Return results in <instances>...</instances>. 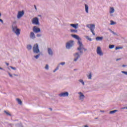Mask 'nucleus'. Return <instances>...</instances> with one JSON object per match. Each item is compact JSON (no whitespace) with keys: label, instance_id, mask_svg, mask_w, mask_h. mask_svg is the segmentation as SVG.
I'll list each match as a JSON object with an SVG mask.
<instances>
[{"label":"nucleus","instance_id":"1","mask_svg":"<svg viewBox=\"0 0 127 127\" xmlns=\"http://www.w3.org/2000/svg\"><path fill=\"white\" fill-rule=\"evenodd\" d=\"M33 52L35 53V54H38L36 56H34V58L35 59H38L41 55V53H40V50H39V47L38 46V44L36 43L34 45L33 47Z\"/></svg>","mask_w":127,"mask_h":127},{"label":"nucleus","instance_id":"2","mask_svg":"<svg viewBox=\"0 0 127 127\" xmlns=\"http://www.w3.org/2000/svg\"><path fill=\"white\" fill-rule=\"evenodd\" d=\"M12 31L15 33L17 36L20 34V29L17 28V26H16V22H14L12 25Z\"/></svg>","mask_w":127,"mask_h":127},{"label":"nucleus","instance_id":"3","mask_svg":"<svg viewBox=\"0 0 127 127\" xmlns=\"http://www.w3.org/2000/svg\"><path fill=\"white\" fill-rule=\"evenodd\" d=\"M77 50L80 52V54H83V50H84V51H87V49L84 47V45H83L82 42H79V46L77 48Z\"/></svg>","mask_w":127,"mask_h":127},{"label":"nucleus","instance_id":"4","mask_svg":"<svg viewBox=\"0 0 127 127\" xmlns=\"http://www.w3.org/2000/svg\"><path fill=\"white\" fill-rule=\"evenodd\" d=\"M96 25L94 24H88L86 25V27H88L90 29V31H91L93 35H95V32H94V29H95Z\"/></svg>","mask_w":127,"mask_h":127},{"label":"nucleus","instance_id":"5","mask_svg":"<svg viewBox=\"0 0 127 127\" xmlns=\"http://www.w3.org/2000/svg\"><path fill=\"white\" fill-rule=\"evenodd\" d=\"M78 100L80 102H83L85 100V98H86V97L85 96V95L82 92H78Z\"/></svg>","mask_w":127,"mask_h":127},{"label":"nucleus","instance_id":"6","mask_svg":"<svg viewBox=\"0 0 127 127\" xmlns=\"http://www.w3.org/2000/svg\"><path fill=\"white\" fill-rule=\"evenodd\" d=\"M32 23L35 25H38L39 26L40 25V23L39 22V18L37 17H35L32 19Z\"/></svg>","mask_w":127,"mask_h":127},{"label":"nucleus","instance_id":"7","mask_svg":"<svg viewBox=\"0 0 127 127\" xmlns=\"http://www.w3.org/2000/svg\"><path fill=\"white\" fill-rule=\"evenodd\" d=\"M82 54L80 53L79 52H76L75 54H73V56H74V59L73 60V61H74V62H77V61H78V59H79V58H80V56H81V55Z\"/></svg>","mask_w":127,"mask_h":127},{"label":"nucleus","instance_id":"8","mask_svg":"<svg viewBox=\"0 0 127 127\" xmlns=\"http://www.w3.org/2000/svg\"><path fill=\"white\" fill-rule=\"evenodd\" d=\"M74 45V41H69L66 43V48L67 49H70Z\"/></svg>","mask_w":127,"mask_h":127},{"label":"nucleus","instance_id":"9","mask_svg":"<svg viewBox=\"0 0 127 127\" xmlns=\"http://www.w3.org/2000/svg\"><path fill=\"white\" fill-rule=\"evenodd\" d=\"M96 52L97 54L99 55V56H103L104 55V53H103V51H102V49L101 48V47H97L96 49Z\"/></svg>","mask_w":127,"mask_h":127},{"label":"nucleus","instance_id":"10","mask_svg":"<svg viewBox=\"0 0 127 127\" xmlns=\"http://www.w3.org/2000/svg\"><path fill=\"white\" fill-rule=\"evenodd\" d=\"M33 31L34 33H39L41 31V29H40V28L35 26L33 27Z\"/></svg>","mask_w":127,"mask_h":127},{"label":"nucleus","instance_id":"11","mask_svg":"<svg viewBox=\"0 0 127 127\" xmlns=\"http://www.w3.org/2000/svg\"><path fill=\"white\" fill-rule=\"evenodd\" d=\"M71 36L73 37V38H74L75 39H76L77 40H78L77 44L78 45H79V42H81V40H82V39H81V38H80L79 36L75 34H72Z\"/></svg>","mask_w":127,"mask_h":127},{"label":"nucleus","instance_id":"12","mask_svg":"<svg viewBox=\"0 0 127 127\" xmlns=\"http://www.w3.org/2000/svg\"><path fill=\"white\" fill-rule=\"evenodd\" d=\"M24 15V10H22V11H19L17 15V18L18 19H19L21 17H22Z\"/></svg>","mask_w":127,"mask_h":127},{"label":"nucleus","instance_id":"13","mask_svg":"<svg viewBox=\"0 0 127 127\" xmlns=\"http://www.w3.org/2000/svg\"><path fill=\"white\" fill-rule=\"evenodd\" d=\"M59 97H69V92H62L59 94Z\"/></svg>","mask_w":127,"mask_h":127},{"label":"nucleus","instance_id":"14","mask_svg":"<svg viewBox=\"0 0 127 127\" xmlns=\"http://www.w3.org/2000/svg\"><path fill=\"white\" fill-rule=\"evenodd\" d=\"M48 53L51 56H53V51H52L51 48H48Z\"/></svg>","mask_w":127,"mask_h":127},{"label":"nucleus","instance_id":"15","mask_svg":"<svg viewBox=\"0 0 127 127\" xmlns=\"http://www.w3.org/2000/svg\"><path fill=\"white\" fill-rule=\"evenodd\" d=\"M103 39H104V37H97L96 38V40H97V41H102Z\"/></svg>","mask_w":127,"mask_h":127},{"label":"nucleus","instance_id":"16","mask_svg":"<svg viewBox=\"0 0 127 127\" xmlns=\"http://www.w3.org/2000/svg\"><path fill=\"white\" fill-rule=\"evenodd\" d=\"M79 25L78 24H70V26H72V27H73V28H75V29H77V26Z\"/></svg>","mask_w":127,"mask_h":127},{"label":"nucleus","instance_id":"17","mask_svg":"<svg viewBox=\"0 0 127 127\" xmlns=\"http://www.w3.org/2000/svg\"><path fill=\"white\" fill-rule=\"evenodd\" d=\"M85 11L86 13H88L89 12V6L87 5V4H85Z\"/></svg>","mask_w":127,"mask_h":127},{"label":"nucleus","instance_id":"18","mask_svg":"<svg viewBox=\"0 0 127 127\" xmlns=\"http://www.w3.org/2000/svg\"><path fill=\"white\" fill-rule=\"evenodd\" d=\"M109 12L111 13V14H112V13H114L115 12V8H114L113 7H111Z\"/></svg>","mask_w":127,"mask_h":127},{"label":"nucleus","instance_id":"19","mask_svg":"<svg viewBox=\"0 0 127 127\" xmlns=\"http://www.w3.org/2000/svg\"><path fill=\"white\" fill-rule=\"evenodd\" d=\"M16 127H23V125H22V123H17L15 125Z\"/></svg>","mask_w":127,"mask_h":127},{"label":"nucleus","instance_id":"20","mask_svg":"<svg viewBox=\"0 0 127 127\" xmlns=\"http://www.w3.org/2000/svg\"><path fill=\"white\" fill-rule=\"evenodd\" d=\"M16 100L17 101L19 105H22V101H21V100L20 99L17 98Z\"/></svg>","mask_w":127,"mask_h":127},{"label":"nucleus","instance_id":"21","mask_svg":"<svg viewBox=\"0 0 127 127\" xmlns=\"http://www.w3.org/2000/svg\"><path fill=\"white\" fill-rule=\"evenodd\" d=\"M117 112H118V110H115L110 111L109 112V114L110 115H114V114H116V113H117Z\"/></svg>","mask_w":127,"mask_h":127},{"label":"nucleus","instance_id":"22","mask_svg":"<svg viewBox=\"0 0 127 127\" xmlns=\"http://www.w3.org/2000/svg\"><path fill=\"white\" fill-rule=\"evenodd\" d=\"M116 24H117V22H115L113 20H110V25H116Z\"/></svg>","mask_w":127,"mask_h":127},{"label":"nucleus","instance_id":"23","mask_svg":"<svg viewBox=\"0 0 127 127\" xmlns=\"http://www.w3.org/2000/svg\"><path fill=\"white\" fill-rule=\"evenodd\" d=\"M109 30L110 31V32H112V33H113V34H114V35H116L117 36H119V35H118V34H117V33L113 31V30H112V29H109Z\"/></svg>","mask_w":127,"mask_h":127},{"label":"nucleus","instance_id":"24","mask_svg":"<svg viewBox=\"0 0 127 127\" xmlns=\"http://www.w3.org/2000/svg\"><path fill=\"white\" fill-rule=\"evenodd\" d=\"M79 82L83 85V86H85V82H84V80L83 79H79Z\"/></svg>","mask_w":127,"mask_h":127},{"label":"nucleus","instance_id":"25","mask_svg":"<svg viewBox=\"0 0 127 127\" xmlns=\"http://www.w3.org/2000/svg\"><path fill=\"white\" fill-rule=\"evenodd\" d=\"M87 77L89 80H91L92 79V72H90L89 74L88 75H87Z\"/></svg>","mask_w":127,"mask_h":127},{"label":"nucleus","instance_id":"26","mask_svg":"<svg viewBox=\"0 0 127 127\" xmlns=\"http://www.w3.org/2000/svg\"><path fill=\"white\" fill-rule=\"evenodd\" d=\"M27 48L28 50H31V48H32V46L31 45H28L27 46Z\"/></svg>","mask_w":127,"mask_h":127},{"label":"nucleus","instance_id":"27","mask_svg":"<svg viewBox=\"0 0 127 127\" xmlns=\"http://www.w3.org/2000/svg\"><path fill=\"white\" fill-rule=\"evenodd\" d=\"M70 32L74 33H77V32H78V30H75V29H71Z\"/></svg>","mask_w":127,"mask_h":127},{"label":"nucleus","instance_id":"28","mask_svg":"<svg viewBox=\"0 0 127 127\" xmlns=\"http://www.w3.org/2000/svg\"><path fill=\"white\" fill-rule=\"evenodd\" d=\"M109 48H110V49H113V48H115V45H110L109 46Z\"/></svg>","mask_w":127,"mask_h":127},{"label":"nucleus","instance_id":"29","mask_svg":"<svg viewBox=\"0 0 127 127\" xmlns=\"http://www.w3.org/2000/svg\"><path fill=\"white\" fill-rule=\"evenodd\" d=\"M4 113L5 114H6V115H7V116H9L10 117V116H11V114H10L8 112H6V111H4Z\"/></svg>","mask_w":127,"mask_h":127},{"label":"nucleus","instance_id":"30","mask_svg":"<svg viewBox=\"0 0 127 127\" xmlns=\"http://www.w3.org/2000/svg\"><path fill=\"white\" fill-rule=\"evenodd\" d=\"M86 39H87V40H89V41H92V39L91 38L89 37V36H86Z\"/></svg>","mask_w":127,"mask_h":127},{"label":"nucleus","instance_id":"31","mask_svg":"<svg viewBox=\"0 0 127 127\" xmlns=\"http://www.w3.org/2000/svg\"><path fill=\"white\" fill-rule=\"evenodd\" d=\"M118 49H123V47H116L115 50H118Z\"/></svg>","mask_w":127,"mask_h":127},{"label":"nucleus","instance_id":"32","mask_svg":"<svg viewBox=\"0 0 127 127\" xmlns=\"http://www.w3.org/2000/svg\"><path fill=\"white\" fill-rule=\"evenodd\" d=\"M35 38H36L35 34H34V33H32V39H35Z\"/></svg>","mask_w":127,"mask_h":127},{"label":"nucleus","instance_id":"33","mask_svg":"<svg viewBox=\"0 0 127 127\" xmlns=\"http://www.w3.org/2000/svg\"><path fill=\"white\" fill-rule=\"evenodd\" d=\"M45 69H46V70H48L49 69V65L48 64H46Z\"/></svg>","mask_w":127,"mask_h":127},{"label":"nucleus","instance_id":"34","mask_svg":"<svg viewBox=\"0 0 127 127\" xmlns=\"http://www.w3.org/2000/svg\"><path fill=\"white\" fill-rule=\"evenodd\" d=\"M42 35L41 34L38 33V34H37L36 36H37V37H41Z\"/></svg>","mask_w":127,"mask_h":127},{"label":"nucleus","instance_id":"35","mask_svg":"<svg viewBox=\"0 0 127 127\" xmlns=\"http://www.w3.org/2000/svg\"><path fill=\"white\" fill-rule=\"evenodd\" d=\"M58 69H59V66H58L54 71L53 72L55 73V72H56V71H57V70H58Z\"/></svg>","mask_w":127,"mask_h":127},{"label":"nucleus","instance_id":"36","mask_svg":"<svg viewBox=\"0 0 127 127\" xmlns=\"http://www.w3.org/2000/svg\"><path fill=\"white\" fill-rule=\"evenodd\" d=\"M10 68H11V69H12V70H16V68L13 67L12 66H10Z\"/></svg>","mask_w":127,"mask_h":127},{"label":"nucleus","instance_id":"37","mask_svg":"<svg viewBox=\"0 0 127 127\" xmlns=\"http://www.w3.org/2000/svg\"><path fill=\"white\" fill-rule=\"evenodd\" d=\"M64 64H65V62H62L60 63L59 65H62V66H64Z\"/></svg>","mask_w":127,"mask_h":127},{"label":"nucleus","instance_id":"38","mask_svg":"<svg viewBox=\"0 0 127 127\" xmlns=\"http://www.w3.org/2000/svg\"><path fill=\"white\" fill-rule=\"evenodd\" d=\"M8 126H9V127H13V124L8 123Z\"/></svg>","mask_w":127,"mask_h":127},{"label":"nucleus","instance_id":"39","mask_svg":"<svg viewBox=\"0 0 127 127\" xmlns=\"http://www.w3.org/2000/svg\"><path fill=\"white\" fill-rule=\"evenodd\" d=\"M8 74L9 77H10L11 78H12V77H13L12 74H10L9 72H8Z\"/></svg>","mask_w":127,"mask_h":127},{"label":"nucleus","instance_id":"40","mask_svg":"<svg viewBox=\"0 0 127 127\" xmlns=\"http://www.w3.org/2000/svg\"><path fill=\"white\" fill-rule=\"evenodd\" d=\"M34 6L36 11H37V7H36V5H34Z\"/></svg>","mask_w":127,"mask_h":127},{"label":"nucleus","instance_id":"41","mask_svg":"<svg viewBox=\"0 0 127 127\" xmlns=\"http://www.w3.org/2000/svg\"><path fill=\"white\" fill-rule=\"evenodd\" d=\"M30 37L31 38H32V32H30Z\"/></svg>","mask_w":127,"mask_h":127},{"label":"nucleus","instance_id":"42","mask_svg":"<svg viewBox=\"0 0 127 127\" xmlns=\"http://www.w3.org/2000/svg\"><path fill=\"white\" fill-rule=\"evenodd\" d=\"M0 22H1L2 24H3V20H2L1 19H0Z\"/></svg>","mask_w":127,"mask_h":127},{"label":"nucleus","instance_id":"43","mask_svg":"<svg viewBox=\"0 0 127 127\" xmlns=\"http://www.w3.org/2000/svg\"><path fill=\"white\" fill-rule=\"evenodd\" d=\"M0 70H3V71H5L4 69H3L2 67H0Z\"/></svg>","mask_w":127,"mask_h":127},{"label":"nucleus","instance_id":"44","mask_svg":"<svg viewBox=\"0 0 127 127\" xmlns=\"http://www.w3.org/2000/svg\"><path fill=\"white\" fill-rule=\"evenodd\" d=\"M127 65L123 64V65H122V67H127Z\"/></svg>","mask_w":127,"mask_h":127},{"label":"nucleus","instance_id":"45","mask_svg":"<svg viewBox=\"0 0 127 127\" xmlns=\"http://www.w3.org/2000/svg\"><path fill=\"white\" fill-rule=\"evenodd\" d=\"M5 64L7 66H8V65H9V64L7 63H5Z\"/></svg>","mask_w":127,"mask_h":127},{"label":"nucleus","instance_id":"46","mask_svg":"<svg viewBox=\"0 0 127 127\" xmlns=\"http://www.w3.org/2000/svg\"><path fill=\"white\" fill-rule=\"evenodd\" d=\"M120 60H121V58L117 59L116 60V61H120Z\"/></svg>","mask_w":127,"mask_h":127},{"label":"nucleus","instance_id":"47","mask_svg":"<svg viewBox=\"0 0 127 127\" xmlns=\"http://www.w3.org/2000/svg\"><path fill=\"white\" fill-rule=\"evenodd\" d=\"M13 75V76H17H17H18V75L15 74H14V73Z\"/></svg>","mask_w":127,"mask_h":127},{"label":"nucleus","instance_id":"48","mask_svg":"<svg viewBox=\"0 0 127 127\" xmlns=\"http://www.w3.org/2000/svg\"><path fill=\"white\" fill-rule=\"evenodd\" d=\"M100 112H101V113H105V111H104L100 110Z\"/></svg>","mask_w":127,"mask_h":127},{"label":"nucleus","instance_id":"49","mask_svg":"<svg viewBox=\"0 0 127 127\" xmlns=\"http://www.w3.org/2000/svg\"><path fill=\"white\" fill-rule=\"evenodd\" d=\"M125 109H126V107H123L121 108L122 110H124Z\"/></svg>","mask_w":127,"mask_h":127},{"label":"nucleus","instance_id":"50","mask_svg":"<svg viewBox=\"0 0 127 127\" xmlns=\"http://www.w3.org/2000/svg\"><path fill=\"white\" fill-rule=\"evenodd\" d=\"M84 127H89V126H88V125H85Z\"/></svg>","mask_w":127,"mask_h":127},{"label":"nucleus","instance_id":"51","mask_svg":"<svg viewBox=\"0 0 127 127\" xmlns=\"http://www.w3.org/2000/svg\"><path fill=\"white\" fill-rule=\"evenodd\" d=\"M1 16V13L0 12V17Z\"/></svg>","mask_w":127,"mask_h":127},{"label":"nucleus","instance_id":"52","mask_svg":"<svg viewBox=\"0 0 127 127\" xmlns=\"http://www.w3.org/2000/svg\"><path fill=\"white\" fill-rule=\"evenodd\" d=\"M38 16L41 17V15H38Z\"/></svg>","mask_w":127,"mask_h":127},{"label":"nucleus","instance_id":"53","mask_svg":"<svg viewBox=\"0 0 127 127\" xmlns=\"http://www.w3.org/2000/svg\"><path fill=\"white\" fill-rule=\"evenodd\" d=\"M50 109L51 111H52V108H50Z\"/></svg>","mask_w":127,"mask_h":127},{"label":"nucleus","instance_id":"54","mask_svg":"<svg viewBox=\"0 0 127 127\" xmlns=\"http://www.w3.org/2000/svg\"><path fill=\"white\" fill-rule=\"evenodd\" d=\"M110 15H111V16H113V14H111Z\"/></svg>","mask_w":127,"mask_h":127},{"label":"nucleus","instance_id":"55","mask_svg":"<svg viewBox=\"0 0 127 127\" xmlns=\"http://www.w3.org/2000/svg\"><path fill=\"white\" fill-rule=\"evenodd\" d=\"M98 118H95V120H97Z\"/></svg>","mask_w":127,"mask_h":127},{"label":"nucleus","instance_id":"56","mask_svg":"<svg viewBox=\"0 0 127 127\" xmlns=\"http://www.w3.org/2000/svg\"><path fill=\"white\" fill-rule=\"evenodd\" d=\"M126 109H127V107H126Z\"/></svg>","mask_w":127,"mask_h":127}]
</instances>
